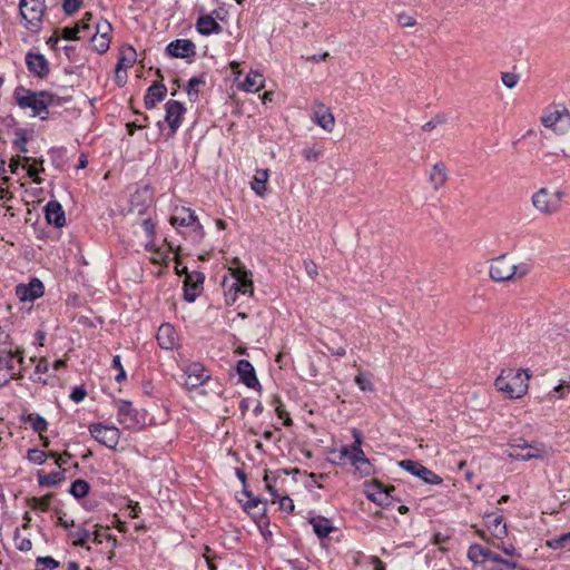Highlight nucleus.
Segmentation results:
<instances>
[{
	"mask_svg": "<svg viewBox=\"0 0 570 570\" xmlns=\"http://www.w3.org/2000/svg\"><path fill=\"white\" fill-rule=\"evenodd\" d=\"M521 554L513 544L498 543V551L472 544L468 550V558L472 561L474 570H525L518 564Z\"/></svg>",
	"mask_w": 570,
	"mask_h": 570,
	"instance_id": "f257e3e1",
	"label": "nucleus"
},
{
	"mask_svg": "<svg viewBox=\"0 0 570 570\" xmlns=\"http://www.w3.org/2000/svg\"><path fill=\"white\" fill-rule=\"evenodd\" d=\"M17 105L21 109H31L32 117H40L41 120L48 118V107L59 105V98L48 91H31L23 87H19L14 91Z\"/></svg>",
	"mask_w": 570,
	"mask_h": 570,
	"instance_id": "f03ea898",
	"label": "nucleus"
},
{
	"mask_svg": "<svg viewBox=\"0 0 570 570\" xmlns=\"http://www.w3.org/2000/svg\"><path fill=\"white\" fill-rule=\"evenodd\" d=\"M530 379L529 370L503 368L495 379L494 386L509 399H520L527 394Z\"/></svg>",
	"mask_w": 570,
	"mask_h": 570,
	"instance_id": "7ed1b4c3",
	"label": "nucleus"
},
{
	"mask_svg": "<svg viewBox=\"0 0 570 570\" xmlns=\"http://www.w3.org/2000/svg\"><path fill=\"white\" fill-rule=\"evenodd\" d=\"M531 272V265L521 262L514 264L507 255H501L491 261L489 276L493 282H514L525 277Z\"/></svg>",
	"mask_w": 570,
	"mask_h": 570,
	"instance_id": "20e7f679",
	"label": "nucleus"
},
{
	"mask_svg": "<svg viewBox=\"0 0 570 570\" xmlns=\"http://www.w3.org/2000/svg\"><path fill=\"white\" fill-rule=\"evenodd\" d=\"M505 450L507 455L510 459L517 461H531L540 460L543 461L550 455V448L541 442H528L523 438L511 439Z\"/></svg>",
	"mask_w": 570,
	"mask_h": 570,
	"instance_id": "39448f33",
	"label": "nucleus"
},
{
	"mask_svg": "<svg viewBox=\"0 0 570 570\" xmlns=\"http://www.w3.org/2000/svg\"><path fill=\"white\" fill-rule=\"evenodd\" d=\"M564 197L566 191L561 188L551 190L541 187L532 195L531 203L540 214L551 216L561 209Z\"/></svg>",
	"mask_w": 570,
	"mask_h": 570,
	"instance_id": "423d86ee",
	"label": "nucleus"
},
{
	"mask_svg": "<svg viewBox=\"0 0 570 570\" xmlns=\"http://www.w3.org/2000/svg\"><path fill=\"white\" fill-rule=\"evenodd\" d=\"M352 434L354 442L351 446L341 448V458H347L351 464L362 476L370 475L372 466L368 459L365 456L364 451L362 450V433L358 430L353 429Z\"/></svg>",
	"mask_w": 570,
	"mask_h": 570,
	"instance_id": "0eeeda50",
	"label": "nucleus"
},
{
	"mask_svg": "<svg viewBox=\"0 0 570 570\" xmlns=\"http://www.w3.org/2000/svg\"><path fill=\"white\" fill-rule=\"evenodd\" d=\"M19 10L24 28L30 32H38L46 11L45 0H20Z\"/></svg>",
	"mask_w": 570,
	"mask_h": 570,
	"instance_id": "6e6552de",
	"label": "nucleus"
},
{
	"mask_svg": "<svg viewBox=\"0 0 570 570\" xmlns=\"http://www.w3.org/2000/svg\"><path fill=\"white\" fill-rule=\"evenodd\" d=\"M484 524L487 530L480 531V535L491 542V549L498 551V543L512 544L503 540L508 534V529L502 515L494 512L487 513Z\"/></svg>",
	"mask_w": 570,
	"mask_h": 570,
	"instance_id": "1a4fd4ad",
	"label": "nucleus"
},
{
	"mask_svg": "<svg viewBox=\"0 0 570 570\" xmlns=\"http://www.w3.org/2000/svg\"><path fill=\"white\" fill-rule=\"evenodd\" d=\"M541 124L558 134H563L570 125V112L563 106L550 107L542 115Z\"/></svg>",
	"mask_w": 570,
	"mask_h": 570,
	"instance_id": "9d476101",
	"label": "nucleus"
},
{
	"mask_svg": "<svg viewBox=\"0 0 570 570\" xmlns=\"http://www.w3.org/2000/svg\"><path fill=\"white\" fill-rule=\"evenodd\" d=\"M89 432L96 441L109 449H116L119 442L120 433L116 426L96 423L89 426Z\"/></svg>",
	"mask_w": 570,
	"mask_h": 570,
	"instance_id": "9b49d317",
	"label": "nucleus"
},
{
	"mask_svg": "<svg viewBox=\"0 0 570 570\" xmlns=\"http://www.w3.org/2000/svg\"><path fill=\"white\" fill-rule=\"evenodd\" d=\"M399 465L411 473L412 475H415L423 480L428 484H440L442 483V478L434 473L432 470L425 468L417 461L413 460H402Z\"/></svg>",
	"mask_w": 570,
	"mask_h": 570,
	"instance_id": "f8f14e48",
	"label": "nucleus"
},
{
	"mask_svg": "<svg viewBox=\"0 0 570 570\" xmlns=\"http://www.w3.org/2000/svg\"><path fill=\"white\" fill-rule=\"evenodd\" d=\"M117 410L119 424L128 430H136L139 428L140 421L138 420V413L129 401L121 400L117 402Z\"/></svg>",
	"mask_w": 570,
	"mask_h": 570,
	"instance_id": "ddd939ff",
	"label": "nucleus"
},
{
	"mask_svg": "<svg viewBox=\"0 0 570 570\" xmlns=\"http://www.w3.org/2000/svg\"><path fill=\"white\" fill-rule=\"evenodd\" d=\"M169 223L171 226L187 227L195 226V229L203 234V226L198 223L197 216L194 210L187 207L175 208L174 214L170 216Z\"/></svg>",
	"mask_w": 570,
	"mask_h": 570,
	"instance_id": "4468645a",
	"label": "nucleus"
},
{
	"mask_svg": "<svg viewBox=\"0 0 570 570\" xmlns=\"http://www.w3.org/2000/svg\"><path fill=\"white\" fill-rule=\"evenodd\" d=\"M185 386L189 390L203 385L210 376L203 364L190 363L185 368Z\"/></svg>",
	"mask_w": 570,
	"mask_h": 570,
	"instance_id": "2eb2a0df",
	"label": "nucleus"
},
{
	"mask_svg": "<svg viewBox=\"0 0 570 570\" xmlns=\"http://www.w3.org/2000/svg\"><path fill=\"white\" fill-rule=\"evenodd\" d=\"M230 271H232V276L234 277L235 282L230 286L229 292L234 291L235 293L252 294L253 293L252 273L248 272L244 266L230 268Z\"/></svg>",
	"mask_w": 570,
	"mask_h": 570,
	"instance_id": "dca6fc26",
	"label": "nucleus"
},
{
	"mask_svg": "<svg viewBox=\"0 0 570 570\" xmlns=\"http://www.w3.org/2000/svg\"><path fill=\"white\" fill-rule=\"evenodd\" d=\"M394 487H385L381 482H372L366 490L367 498L381 507H389L392 503Z\"/></svg>",
	"mask_w": 570,
	"mask_h": 570,
	"instance_id": "f3484780",
	"label": "nucleus"
},
{
	"mask_svg": "<svg viewBox=\"0 0 570 570\" xmlns=\"http://www.w3.org/2000/svg\"><path fill=\"white\" fill-rule=\"evenodd\" d=\"M43 284L38 278H32L29 284H20L16 287V295L22 302H32L43 295Z\"/></svg>",
	"mask_w": 570,
	"mask_h": 570,
	"instance_id": "a211bd4d",
	"label": "nucleus"
},
{
	"mask_svg": "<svg viewBox=\"0 0 570 570\" xmlns=\"http://www.w3.org/2000/svg\"><path fill=\"white\" fill-rule=\"evenodd\" d=\"M165 107V121L168 124L171 132L175 134L181 125V119L186 111V108L181 102L177 100H168Z\"/></svg>",
	"mask_w": 570,
	"mask_h": 570,
	"instance_id": "6ab92c4d",
	"label": "nucleus"
},
{
	"mask_svg": "<svg viewBox=\"0 0 570 570\" xmlns=\"http://www.w3.org/2000/svg\"><path fill=\"white\" fill-rule=\"evenodd\" d=\"M313 120L327 132H332L335 127V118L331 109L321 101L315 102Z\"/></svg>",
	"mask_w": 570,
	"mask_h": 570,
	"instance_id": "aec40b11",
	"label": "nucleus"
},
{
	"mask_svg": "<svg viewBox=\"0 0 570 570\" xmlns=\"http://www.w3.org/2000/svg\"><path fill=\"white\" fill-rule=\"evenodd\" d=\"M28 70L39 78H45L49 73V63L41 53L28 52L26 56Z\"/></svg>",
	"mask_w": 570,
	"mask_h": 570,
	"instance_id": "412c9836",
	"label": "nucleus"
},
{
	"mask_svg": "<svg viewBox=\"0 0 570 570\" xmlns=\"http://www.w3.org/2000/svg\"><path fill=\"white\" fill-rule=\"evenodd\" d=\"M166 51L175 58H189L195 55V45L187 39H177L167 46Z\"/></svg>",
	"mask_w": 570,
	"mask_h": 570,
	"instance_id": "4be33fe9",
	"label": "nucleus"
},
{
	"mask_svg": "<svg viewBox=\"0 0 570 570\" xmlns=\"http://www.w3.org/2000/svg\"><path fill=\"white\" fill-rule=\"evenodd\" d=\"M237 374L239 375L240 382L247 387L255 389L259 386V382L256 377L254 366L247 360H239L236 366Z\"/></svg>",
	"mask_w": 570,
	"mask_h": 570,
	"instance_id": "5701e85b",
	"label": "nucleus"
},
{
	"mask_svg": "<svg viewBox=\"0 0 570 570\" xmlns=\"http://www.w3.org/2000/svg\"><path fill=\"white\" fill-rule=\"evenodd\" d=\"M449 179L445 165L441 161L434 164L429 173V181L434 190L442 188Z\"/></svg>",
	"mask_w": 570,
	"mask_h": 570,
	"instance_id": "b1692460",
	"label": "nucleus"
},
{
	"mask_svg": "<svg viewBox=\"0 0 570 570\" xmlns=\"http://www.w3.org/2000/svg\"><path fill=\"white\" fill-rule=\"evenodd\" d=\"M157 341L161 348H173L177 342V334L175 328L170 324H163L158 328Z\"/></svg>",
	"mask_w": 570,
	"mask_h": 570,
	"instance_id": "393cba45",
	"label": "nucleus"
},
{
	"mask_svg": "<svg viewBox=\"0 0 570 570\" xmlns=\"http://www.w3.org/2000/svg\"><path fill=\"white\" fill-rule=\"evenodd\" d=\"M46 219L56 227H62L66 223L65 212L58 202H49L46 206Z\"/></svg>",
	"mask_w": 570,
	"mask_h": 570,
	"instance_id": "a878e982",
	"label": "nucleus"
},
{
	"mask_svg": "<svg viewBox=\"0 0 570 570\" xmlns=\"http://www.w3.org/2000/svg\"><path fill=\"white\" fill-rule=\"evenodd\" d=\"M167 94V88L164 83L157 82L150 86L147 89V94L145 96V106L148 109L154 108L158 102L164 100Z\"/></svg>",
	"mask_w": 570,
	"mask_h": 570,
	"instance_id": "bb28decb",
	"label": "nucleus"
},
{
	"mask_svg": "<svg viewBox=\"0 0 570 570\" xmlns=\"http://www.w3.org/2000/svg\"><path fill=\"white\" fill-rule=\"evenodd\" d=\"M268 178H269L268 169H257L256 170V173L253 177V180L250 183V187L257 196L264 197L266 195Z\"/></svg>",
	"mask_w": 570,
	"mask_h": 570,
	"instance_id": "cd10ccee",
	"label": "nucleus"
},
{
	"mask_svg": "<svg viewBox=\"0 0 570 570\" xmlns=\"http://www.w3.org/2000/svg\"><path fill=\"white\" fill-rule=\"evenodd\" d=\"M265 79L264 76L258 71H250L243 83L240 85L242 89L248 92H256L264 87Z\"/></svg>",
	"mask_w": 570,
	"mask_h": 570,
	"instance_id": "c85d7f7f",
	"label": "nucleus"
},
{
	"mask_svg": "<svg viewBox=\"0 0 570 570\" xmlns=\"http://www.w3.org/2000/svg\"><path fill=\"white\" fill-rule=\"evenodd\" d=\"M196 27L199 33L205 36H208L213 32H219L222 29L219 23L210 16L199 17Z\"/></svg>",
	"mask_w": 570,
	"mask_h": 570,
	"instance_id": "c756f323",
	"label": "nucleus"
},
{
	"mask_svg": "<svg viewBox=\"0 0 570 570\" xmlns=\"http://www.w3.org/2000/svg\"><path fill=\"white\" fill-rule=\"evenodd\" d=\"M309 522L314 532L321 539L326 538L334 530L331 521L324 517L312 518Z\"/></svg>",
	"mask_w": 570,
	"mask_h": 570,
	"instance_id": "7c9ffc66",
	"label": "nucleus"
},
{
	"mask_svg": "<svg viewBox=\"0 0 570 570\" xmlns=\"http://www.w3.org/2000/svg\"><path fill=\"white\" fill-rule=\"evenodd\" d=\"M14 355L13 352H1L0 353V371L6 370L7 374H12V376L22 375L21 371H14Z\"/></svg>",
	"mask_w": 570,
	"mask_h": 570,
	"instance_id": "2f4dec72",
	"label": "nucleus"
},
{
	"mask_svg": "<svg viewBox=\"0 0 570 570\" xmlns=\"http://www.w3.org/2000/svg\"><path fill=\"white\" fill-rule=\"evenodd\" d=\"M136 51L132 47L125 48L121 53L117 67L124 69V72L131 68L136 62Z\"/></svg>",
	"mask_w": 570,
	"mask_h": 570,
	"instance_id": "473e14b6",
	"label": "nucleus"
},
{
	"mask_svg": "<svg viewBox=\"0 0 570 570\" xmlns=\"http://www.w3.org/2000/svg\"><path fill=\"white\" fill-rule=\"evenodd\" d=\"M24 422L28 423L32 430L39 434L47 431V421L38 413H30L26 416Z\"/></svg>",
	"mask_w": 570,
	"mask_h": 570,
	"instance_id": "72a5a7b5",
	"label": "nucleus"
},
{
	"mask_svg": "<svg viewBox=\"0 0 570 570\" xmlns=\"http://www.w3.org/2000/svg\"><path fill=\"white\" fill-rule=\"evenodd\" d=\"M63 480L62 472H51L49 474L42 471L38 472V482L41 487H55Z\"/></svg>",
	"mask_w": 570,
	"mask_h": 570,
	"instance_id": "f704fd0d",
	"label": "nucleus"
},
{
	"mask_svg": "<svg viewBox=\"0 0 570 570\" xmlns=\"http://www.w3.org/2000/svg\"><path fill=\"white\" fill-rule=\"evenodd\" d=\"M89 484L87 481L78 479L71 483L69 492L76 498V499H82L89 493Z\"/></svg>",
	"mask_w": 570,
	"mask_h": 570,
	"instance_id": "c9c22d12",
	"label": "nucleus"
},
{
	"mask_svg": "<svg viewBox=\"0 0 570 570\" xmlns=\"http://www.w3.org/2000/svg\"><path fill=\"white\" fill-rule=\"evenodd\" d=\"M91 43H92L94 49L98 53H105L109 49L110 37L94 35L91 37Z\"/></svg>",
	"mask_w": 570,
	"mask_h": 570,
	"instance_id": "e433bc0d",
	"label": "nucleus"
},
{
	"mask_svg": "<svg viewBox=\"0 0 570 570\" xmlns=\"http://www.w3.org/2000/svg\"><path fill=\"white\" fill-rule=\"evenodd\" d=\"M69 535L73 539L75 546L85 547L90 537V531L86 528H79L77 531H71Z\"/></svg>",
	"mask_w": 570,
	"mask_h": 570,
	"instance_id": "4c0bfd02",
	"label": "nucleus"
},
{
	"mask_svg": "<svg viewBox=\"0 0 570 570\" xmlns=\"http://www.w3.org/2000/svg\"><path fill=\"white\" fill-rule=\"evenodd\" d=\"M552 549H569L570 550V531L548 542Z\"/></svg>",
	"mask_w": 570,
	"mask_h": 570,
	"instance_id": "58836bf2",
	"label": "nucleus"
},
{
	"mask_svg": "<svg viewBox=\"0 0 570 570\" xmlns=\"http://www.w3.org/2000/svg\"><path fill=\"white\" fill-rule=\"evenodd\" d=\"M36 564L37 570H53L59 567V562L51 557H39Z\"/></svg>",
	"mask_w": 570,
	"mask_h": 570,
	"instance_id": "ea45409f",
	"label": "nucleus"
},
{
	"mask_svg": "<svg viewBox=\"0 0 570 570\" xmlns=\"http://www.w3.org/2000/svg\"><path fill=\"white\" fill-rule=\"evenodd\" d=\"M48 454L39 449H30L27 454V459L37 465H41L46 462Z\"/></svg>",
	"mask_w": 570,
	"mask_h": 570,
	"instance_id": "a19ab883",
	"label": "nucleus"
},
{
	"mask_svg": "<svg viewBox=\"0 0 570 570\" xmlns=\"http://www.w3.org/2000/svg\"><path fill=\"white\" fill-rule=\"evenodd\" d=\"M16 548L22 552H28L32 549V542L29 538L22 537L19 533L14 535Z\"/></svg>",
	"mask_w": 570,
	"mask_h": 570,
	"instance_id": "79ce46f5",
	"label": "nucleus"
},
{
	"mask_svg": "<svg viewBox=\"0 0 570 570\" xmlns=\"http://www.w3.org/2000/svg\"><path fill=\"white\" fill-rule=\"evenodd\" d=\"M83 0H63L62 9L67 16H72L75 12H77Z\"/></svg>",
	"mask_w": 570,
	"mask_h": 570,
	"instance_id": "37998d69",
	"label": "nucleus"
},
{
	"mask_svg": "<svg viewBox=\"0 0 570 570\" xmlns=\"http://www.w3.org/2000/svg\"><path fill=\"white\" fill-rule=\"evenodd\" d=\"M153 254L154 255L150 258L151 263H154V264H165V265L168 264V259H169V253L168 252L158 248V249H155V253H153Z\"/></svg>",
	"mask_w": 570,
	"mask_h": 570,
	"instance_id": "c03bdc74",
	"label": "nucleus"
},
{
	"mask_svg": "<svg viewBox=\"0 0 570 570\" xmlns=\"http://www.w3.org/2000/svg\"><path fill=\"white\" fill-rule=\"evenodd\" d=\"M51 495L32 499V508L41 511H46L49 508Z\"/></svg>",
	"mask_w": 570,
	"mask_h": 570,
	"instance_id": "a18cd8bd",
	"label": "nucleus"
},
{
	"mask_svg": "<svg viewBox=\"0 0 570 570\" xmlns=\"http://www.w3.org/2000/svg\"><path fill=\"white\" fill-rule=\"evenodd\" d=\"M502 83L508 88H514L519 81V76L513 72H503L501 77Z\"/></svg>",
	"mask_w": 570,
	"mask_h": 570,
	"instance_id": "49530a36",
	"label": "nucleus"
},
{
	"mask_svg": "<svg viewBox=\"0 0 570 570\" xmlns=\"http://www.w3.org/2000/svg\"><path fill=\"white\" fill-rule=\"evenodd\" d=\"M112 366L118 371V374L116 375V381L121 382L126 379V372L121 365L120 356L116 355L112 358Z\"/></svg>",
	"mask_w": 570,
	"mask_h": 570,
	"instance_id": "de8ad7c7",
	"label": "nucleus"
},
{
	"mask_svg": "<svg viewBox=\"0 0 570 570\" xmlns=\"http://www.w3.org/2000/svg\"><path fill=\"white\" fill-rule=\"evenodd\" d=\"M304 267H305V271L307 273V275L312 278V279H315L318 275V267L317 265L311 261V259H306L304 261Z\"/></svg>",
	"mask_w": 570,
	"mask_h": 570,
	"instance_id": "09e8293b",
	"label": "nucleus"
},
{
	"mask_svg": "<svg viewBox=\"0 0 570 570\" xmlns=\"http://www.w3.org/2000/svg\"><path fill=\"white\" fill-rule=\"evenodd\" d=\"M141 226L147 235V237L149 239H154L155 238V233H156V226L155 224L153 223L151 219L147 218V219H144L142 223H141Z\"/></svg>",
	"mask_w": 570,
	"mask_h": 570,
	"instance_id": "8fccbe9b",
	"label": "nucleus"
},
{
	"mask_svg": "<svg viewBox=\"0 0 570 570\" xmlns=\"http://www.w3.org/2000/svg\"><path fill=\"white\" fill-rule=\"evenodd\" d=\"M278 503H279V508L283 510V511H287V512H292L294 510V503H293V500L287 497V495H281L278 499H277Z\"/></svg>",
	"mask_w": 570,
	"mask_h": 570,
	"instance_id": "3c124183",
	"label": "nucleus"
},
{
	"mask_svg": "<svg viewBox=\"0 0 570 570\" xmlns=\"http://www.w3.org/2000/svg\"><path fill=\"white\" fill-rule=\"evenodd\" d=\"M396 20L401 27H413L416 23L415 19L406 13L397 14Z\"/></svg>",
	"mask_w": 570,
	"mask_h": 570,
	"instance_id": "603ef678",
	"label": "nucleus"
},
{
	"mask_svg": "<svg viewBox=\"0 0 570 570\" xmlns=\"http://www.w3.org/2000/svg\"><path fill=\"white\" fill-rule=\"evenodd\" d=\"M355 382L362 391H372L373 385L363 374H358L355 377Z\"/></svg>",
	"mask_w": 570,
	"mask_h": 570,
	"instance_id": "864d4df0",
	"label": "nucleus"
},
{
	"mask_svg": "<svg viewBox=\"0 0 570 570\" xmlns=\"http://www.w3.org/2000/svg\"><path fill=\"white\" fill-rule=\"evenodd\" d=\"M321 150L315 148H304L303 156L307 161H316L321 157Z\"/></svg>",
	"mask_w": 570,
	"mask_h": 570,
	"instance_id": "5fc2aeb1",
	"label": "nucleus"
},
{
	"mask_svg": "<svg viewBox=\"0 0 570 570\" xmlns=\"http://www.w3.org/2000/svg\"><path fill=\"white\" fill-rule=\"evenodd\" d=\"M553 392L558 394L559 399L564 397L570 392L569 382L561 381L560 384L553 389Z\"/></svg>",
	"mask_w": 570,
	"mask_h": 570,
	"instance_id": "6e6d98bb",
	"label": "nucleus"
},
{
	"mask_svg": "<svg viewBox=\"0 0 570 570\" xmlns=\"http://www.w3.org/2000/svg\"><path fill=\"white\" fill-rule=\"evenodd\" d=\"M78 32H79V26L66 27L62 29L61 35L66 40H76Z\"/></svg>",
	"mask_w": 570,
	"mask_h": 570,
	"instance_id": "4d7b16f0",
	"label": "nucleus"
},
{
	"mask_svg": "<svg viewBox=\"0 0 570 570\" xmlns=\"http://www.w3.org/2000/svg\"><path fill=\"white\" fill-rule=\"evenodd\" d=\"M202 282L203 277L199 273H196L194 275L187 274V277L185 279V286H191L194 288V286L197 285L198 288Z\"/></svg>",
	"mask_w": 570,
	"mask_h": 570,
	"instance_id": "13d9d810",
	"label": "nucleus"
},
{
	"mask_svg": "<svg viewBox=\"0 0 570 570\" xmlns=\"http://www.w3.org/2000/svg\"><path fill=\"white\" fill-rule=\"evenodd\" d=\"M111 24L108 21H101L97 24V32L95 35L110 37Z\"/></svg>",
	"mask_w": 570,
	"mask_h": 570,
	"instance_id": "bf43d9fd",
	"label": "nucleus"
},
{
	"mask_svg": "<svg viewBox=\"0 0 570 570\" xmlns=\"http://www.w3.org/2000/svg\"><path fill=\"white\" fill-rule=\"evenodd\" d=\"M87 395V392L85 389L82 387H75L70 394V399L76 402V403H79L81 402Z\"/></svg>",
	"mask_w": 570,
	"mask_h": 570,
	"instance_id": "052dcab7",
	"label": "nucleus"
},
{
	"mask_svg": "<svg viewBox=\"0 0 570 570\" xmlns=\"http://www.w3.org/2000/svg\"><path fill=\"white\" fill-rule=\"evenodd\" d=\"M264 482H265L266 489L269 491V493L273 498V502H275L281 495L277 493L276 489L271 483V480H269V476L267 473H265Z\"/></svg>",
	"mask_w": 570,
	"mask_h": 570,
	"instance_id": "680f3d73",
	"label": "nucleus"
},
{
	"mask_svg": "<svg viewBox=\"0 0 570 570\" xmlns=\"http://www.w3.org/2000/svg\"><path fill=\"white\" fill-rule=\"evenodd\" d=\"M185 293H184V296L186 298V301L188 302H194L198 295V291H197V285L194 286V288L191 286H185Z\"/></svg>",
	"mask_w": 570,
	"mask_h": 570,
	"instance_id": "e2e57ef3",
	"label": "nucleus"
},
{
	"mask_svg": "<svg viewBox=\"0 0 570 570\" xmlns=\"http://www.w3.org/2000/svg\"><path fill=\"white\" fill-rule=\"evenodd\" d=\"M202 83V80H199L198 78H191L189 81H188V89H187V94L188 96H191L193 92L194 94H197L198 89L197 87Z\"/></svg>",
	"mask_w": 570,
	"mask_h": 570,
	"instance_id": "0e129e2a",
	"label": "nucleus"
},
{
	"mask_svg": "<svg viewBox=\"0 0 570 570\" xmlns=\"http://www.w3.org/2000/svg\"><path fill=\"white\" fill-rule=\"evenodd\" d=\"M14 146L18 148V150L20 153H27V148H26V144H27V138L24 136V134H21L19 138H17L14 140Z\"/></svg>",
	"mask_w": 570,
	"mask_h": 570,
	"instance_id": "69168bd1",
	"label": "nucleus"
},
{
	"mask_svg": "<svg viewBox=\"0 0 570 570\" xmlns=\"http://www.w3.org/2000/svg\"><path fill=\"white\" fill-rule=\"evenodd\" d=\"M49 370V364L46 358H41L36 365V374L47 373Z\"/></svg>",
	"mask_w": 570,
	"mask_h": 570,
	"instance_id": "338daca9",
	"label": "nucleus"
},
{
	"mask_svg": "<svg viewBox=\"0 0 570 570\" xmlns=\"http://www.w3.org/2000/svg\"><path fill=\"white\" fill-rule=\"evenodd\" d=\"M371 564L373 566V570H385L384 562L377 557H371Z\"/></svg>",
	"mask_w": 570,
	"mask_h": 570,
	"instance_id": "774afa93",
	"label": "nucleus"
}]
</instances>
